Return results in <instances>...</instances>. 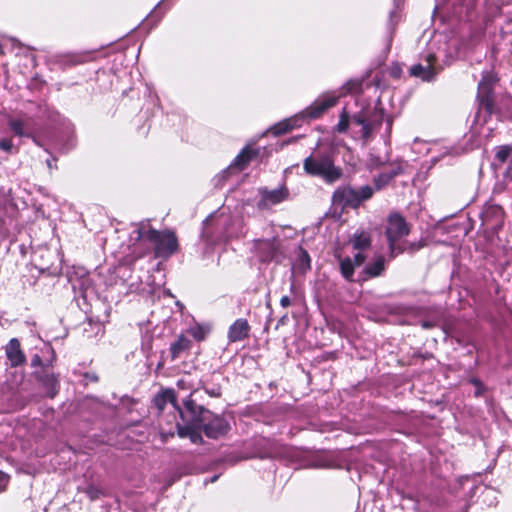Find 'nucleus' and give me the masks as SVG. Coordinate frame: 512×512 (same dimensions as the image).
<instances>
[{
  "label": "nucleus",
  "instance_id": "b1692460",
  "mask_svg": "<svg viewBox=\"0 0 512 512\" xmlns=\"http://www.w3.org/2000/svg\"><path fill=\"white\" fill-rule=\"evenodd\" d=\"M0 150L9 155L17 154L19 152V148L14 145L11 137H4L0 139Z\"/></svg>",
  "mask_w": 512,
  "mask_h": 512
},
{
  "label": "nucleus",
  "instance_id": "e433bc0d",
  "mask_svg": "<svg viewBox=\"0 0 512 512\" xmlns=\"http://www.w3.org/2000/svg\"><path fill=\"white\" fill-rule=\"evenodd\" d=\"M211 219H212V216H210L209 218H207V219L204 221L205 229H207V225H208V223L211 221Z\"/></svg>",
  "mask_w": 512,
  "mask_h": 512
},
{
  "label": "nucleus",
  "instance_id": "a211bd4d",
  "mask_svg": "<svg viewBox=\"0 0 512 512\" xmlns=\"http://www.w3.org/2000/svg\"><path fill=\"white\" fill-rule=\"evenodd\" d=\"M6 355L12 366H18L25 362V356L16 338L11 339L7 344Z\"/></svg>",
  "mask_w": 512,
  "mask_h": 512
},
{
  "label": "nucleus",
  "instance_id": "aec40b11",
  "mask_svg": "<svg viewBox=\"0 0 512 512\" xmlns=\"http://www.w3.org/2000/svg\"><path fill=\"white\" fill-rule=\"evenodd\" d=\"M191 346V341L183 334L179 335L177 340L170 345L172 360L177 359L180 355L187 351Z\"/></svg>",
  "mask_w": 512,
  "mask_h": 512
},
{
  "label": "nucleus",
  "instance_id": "6e6552de",
  "mask_svg": "<svg viewBox=\"0 0 512 512\" xmlns=\"http://www.w3.org/2000/svg\"><path fill=\"white\" fill-rule=\"evenodd\" d=\"M260 199L257 203L259 209H267L274 205L280 204L289 196L288 189L284 186L268 190L267 188L259 189Z\"/></svg>",
  "mask_w": 512,
  "mask_h": 512
},
{
  "label": "nucleus",
  "instance_id": "423d86ee",
  "mask_svg": "<svg viewBox=\"0 0 512 512\" xmlns=\"http://www.w3.org/2000/svg\"><path fill=\"white\" fill-rule=\"evenodd\" d=\"M385 233L392 256L406 250L416 251L422 247L420 243H406L402 241L409 234V227L404 217L399 213L389 215Z\"/></svg>",
  "mask_w": 512,
  "mask_h": 512
},
{
  "label": "nucleus",
  "instance_id": "58836bf2",
  "mask_svg": "<svg viewBox=\"0 0 512 512\" xmlns=\"http://www.w3.org/2000/svg\"><path fill=\"white\" fill-rule=\"evenodd\" d=\"M47 165L51 169L53 167V163L51 160H47Z\"/></svg>",
  "mask_w": 512,
  "mask_h": 512
},
{
  "label": "nucleus",
  "instance_id": "473e14b6",
  "mask_svg": "<svg viewBox=\"0 0 512 512\" xmlns=\"http://www.w3.org/2000/svg\"><path fill=\"white\" fill-rule=\"evenodd\" d=\"M85 378L89 381L96 382L98 380V377L95 374H85Z\"/></svg>",
  "mask_w": 512,
  "mask_h": 512
},
{
  "label": "nucleus",
  "instance_id": "ddd939ff",
  "mask_svg": "<svg viewBox=\"0 0 512 512\" xmlns=\"http://www.w3.org/2000/svg\"><path fill=\"white\" fill-rule=\"evenodd\" d=\"M257 155V150H254L249 146L244 147L241 150V152L234 158L229 167L223 172V174L232 173L234 170H244L245 168H247L252 159L255 158Z\"/></svg>",
  "mask_w": 512,
  "mask_h": 512
},
{
  "label": "nucleus",
  "instance_id": "7ed1b4c3",
  "mask_svg": "<svg viewBox=\"0 0 512 512\" xmlns=\"http://www.w3.org/2000/svg\"><path fill=\"white\" fill-rule=\"evenodd\" d=\"M339 96L335 93H324L319 96L310 106L300 113L275 124L271 131L274 135H281L300 127L304 120H312L321 117L329 108L336 105Z\"/></svg>",
  "mask_w": 512,
  "mask_h": 512
},
{
  "label": "nucleus",
  "instance_id": "a19ab883",
  "mask_svg": "<svg viewBox=\"0 0 512 512\" xmlns=\"http://www.w3.org/2000/svg\"><path fill=\"white\" fill-rule=\"evenodd\" d=\"M211 394H212V395H214V396L219 395V393H218V392H214V391H213V392H211Z\"/></svg>",
  "mask_w": 512,
  "mask_h": 512
},
{
  "label": "nucleus",
  "instance_id": "9d476101",
  "mask_svg": "<svg viewBox=\"0 0 512 512\" xmlns=\"http://www.w3.org/2000/svg\"><path fill=\"white\" fill-rule=\"evenodd\" d=\"M280 239H257L254 241V248L261 261H271L279 251Z\"/></svg>",
  "mask_w": 512,
  "mask_h": 512
},
{
  "label": "nucleus",
  "instance_id": "dca6fc26",
  "mask_svg": "<svg viewBox=\"0 0 512 512\" xmlns=\"http://www.w3.org/2000/svg\"><path fill=\"white\" fill-rule=\"evenodd\" d=\"M365 256L361 252H357L352 260L350 257H346L340 260V270L343 277L347 280H351L354 275V267L363 264Z\"/></svg>",
  "mask_w": 512,
  "mask_h": 512
},
{
  "label": "nucleus",
  "instance_id": "79ce46f5",
  "mask_svg": "<svg viewBox=\"0 0 512 512\" xmlns=\"http://www.w3.org/2000/svg\"><path fill=\"white\" fill-rule=\"evenodd\" d=\"M217 479V476L212 477L211 482H214Z\"/></svg>",
  "mask_w": 512,
  "mask_h": 512
},
{
  "label": "nucleus",
  "instance_id": "20e7f679",
  "mask_svg": "<svg viewBox=\"0 0 512 512\" xmlns=\"http://www.w3.org/2000/svg\"><path fill=\"white\" fill-rule=\"evenodd\" d=\"M136 239L148 241L153 245L155 257L168 258L178 250V239L173 231H158L150 227L149 221L136 225Z\"/></svg>",
  "mask_w": 512,
  "mask_h": 512
},
{
  "label": "nucleus",
  "instance_id": "5701e85b",
  "mask_svg": "<svg viewBox=\"0 0 512 512\" xmlns=\"http://www.w3.org/2000/svg\"><path fill=\"white\" fill-rule=\"evenodd\" d=\"M42 382H43L44 387L47 390V394L50 397H54L56 395L57 389H58L57 377L54 374H50V375L47 374L42 378Z\"/></svg>",
  "mask_w": 512,
  "mask_h": 512
},
{
  "label": "nucleus",
  "instance_id": "bb28decb",
  "mask_svg": "<svg viewBox=\"0 0 512 512\" xmlns=\"http://www.w3.org/2000/svg\"><path fill=\"white\" fill-rule=\"evenodd\" d=\"M85 493L87 494V496L91 499V500H96L98 499L99 497H101L102 495H104L103 491L101 488H98L96 486H88L85 490Z\"/></svg>",
  "mask_w": 512,
  "mask_h": 512
},
{
  "label": "nucleus",
  "instance_id": "4c0bfd02",
  "mask_svg": "<svg viewBox=\"0 0 512 512\" xmlns=\"http://www.w3.org/2000/svg\"><path fill=\"white\" fill-rule=\"evenodd\" d=\"M302 254H303L304 258L306 259V261L309 262L308 253L306 251H303Z\"/></svg>",
  "mask_w": 512,
  "mask_h": 512
},
{
  "label": "nucleus",
  "instance_id": "c85d7f7f",
  "mask_svg": "<svg viewBox=\"0 0 512 512\" xmlns=\"http://www.w3.org/2000/svg\"><path fill=\"white\" fill-rule=\"evenodd\" d=\"M8 481H9V476L0 471V491H3L6 487V485L8 484Z\"/></svg>",
  "mask_w": 512,
  "mask_h": 512
},
{
  "label": "nucleus",
  "instance_id": "1a4fd4ad",
  "mask_svg": "<svg viewBox=\"0 0 512 512\" xmlns=\"http://www.w3.org/2000/svg\"><path fill=\"white\" fill-rule=\"evenodd\" d=\"M332 202L342 209L346 207L358 208L361 205L356 189L351 186H342L336 189L332 195Z\"/></svg>",
  "mask_w": 512,
  "mask_h": 512
},
{
  "label": "nucleus",
  "instance_id": "2eb2a0df",
  "mask_svg": "<svg viewBox=\"0 0 512 512\" xmlns=\"http://www.w3.org/2000/svg\"><path fill=\"white\" fill-rule=\"evenodd\" d=\"M403 173V166L401 163H397L392 166L389 171L382 172L373 178V183L376 190H381L386 187L390 181Z\"/></svg>",
  "mask_w": 512,
  "mask_h": 512
},
{
  "label": "nucleus",
  "instance_id": "c9c22d12",
  "mask_svg": "<svg viewBox=\"0 0 512 512\" xmlns=\"http://www.w3.org/2000/svg\"><path fill=\"white\" fill-rule=\"evenodd\" d=\"M184 404H185V406H186L188 409H190V406L192 405V400H191V399H189V400L185 401V402H184Z\"/></svg>",
  "mask_w": 512,
  "mask_h": 512
},
{
  "label": "nucleus",
  "instance_id": "cd10ccee",
  "mask_svg": "<svg viewBox=\"0 0 512 512\" xmlns=\"http://www.w3.org/2000/svg\"><path fill=\"white\" fill-rule=\"evenodd\" d=\"M188 332L198 341L203 340L205 337V332H204L203 328L200 326L191 327L188 330Z\"/></svg>",
  "mask_w": 512,
  "mask_h": 512
},
{
  "label": "nucleus",
  "instance_id": "9b49d317",
  "mask_svg": "<svg viewBox=\"0 0 512 512\" xmlns=\"http://www.w3.org/2000/svg\"><path fill=\"white\" fill-rule=\"evenodd\" d=\"M202 429L208 438L218 439L229 431L230 425L222 416L215 415L203 423Z\"/></svg>",
  "mask_w": 512,
  "mask_h": 512
},
{
  "label": "nucleus",
  "instance_id": "c756f323",
  "mask_svg": "<svg viewBox=\"0 0 512 512\" xmlns=\"http://www.w3.org/2000/svg\"><path fill=\"white\" fill-rule=\"evenodd\" d=\"M0 193H2V194H3V197H2V198H0V207H3V206H5V204H6L7 202H9V201H10V195H9V193H6V192L4 191V189H1V190H0Z\"/></svg>",
  "mask_w": 512,
  "mask_h": 512
},
{
  "label": "nucleus",
  "instance_id": "f704fd0d",
  "mask_svg": "<svg viewBox=\"0 0 512 512\" xmlns=\"http://www.w3.org/2000/svg\"><path fill=\"white\" fill-rule=\"evenodd\" d=\"M32 365H37V364H40L41 360H40V357L38 355H35L32 360Z\"/></svg>",
  "mask_w": 512,
  "mask_h": 512
},
{
  "label": "nucleus",
  "instance_id": "39448f33",
  "mask_svg": "<svg viewBox=\"0 0 512 512\" xmlns=\"http://www.w3.org/2000/svg\"><path fill=\"white\" fill-rule=\"evenodd\" d=\"M306 174L321 178L327 184H333L343 176L342 168L336 166L333 157L328 153H313L303 161Z\"/></svg>",
  "mask_w": 512,
  "mask_h": 512
},
{
  "label": "nucleus",
  "instance_id": "2f4dec72",
  "mask_svg": "<svg viewBox=\"0 0 512 512\" xmlns=\"http://www.w3.org/2000/svg\"><path fill=\"white\" fill-rule=\"evenodd\" d=\"M280 305L283 307V308H287L291 305V299L289 296H283L280 300Z\"/></svg>",
  "mask_w": 512,
  "mask_h": 512
},
{
  "label": "nucleus",
  "instance_id": "72a5a7b5",
  "mask_svg": "<svg viewBox=\"0 0 512 512\" xmlns=\"http://www.w3.org/2000/svg\"><path fill=\"white\" fill-rule=\"evenodd\" d=\"M402 498H403V499L413 500V501H415V502H416V507L418 506V501L414 498V496H413V495H411V494L404 495V494H403V495H402Z\"/></svg>",
  "mask_w": 512,
  "mask_h": 512
},
{
  "label": "nucleus",
  "instance_id": "7c9ffc66",
  "mask_svg": "<svg viewBox=\"0 0 512 512\" xmlns=\"http://www.w3.org/2000/svg\"><path fill=\"white\" fill-rule=\"evenodd\" d=\"M177 387L180 389H192V386H188V381L184 378L177 381Z\"/></svg>",
  "mask_w": 512,
  "mask_h": 512
},
{
  "label": "nucleus",
  "instance_id": "393cba45",
  "mask_svg": "<svg viewBox=\"0 0 512 512\" xmlns=\"http://www.w3.org/2000/svg\"><path fill=\"white\" fill-rule=\"evenodd\" d=\"M356 192L358 194L360 204H362V202L369 200L373 196L374 188L370 185H364L359 189H356Z\"/></svg>",
  "mask_w": 512,
  "mask_h": 512
},
{
  "label": "nucleus",
  "instance_id": "f8f14e48",
  "mask_svg": "<svg viewBox=\"0 0 512 512\" xmlns=\"http://www.w3.org/2000/svg\"><path fill=\"white\" fill-rule=\"evenodd\" d=\"M9 129L17 137H27L36 142L33 129L30 125V118L26 116H15L7 119Z\"/></svg>",
  "mask_w": 512,
  "mask_h": 512
},
{
  "label": "nucleus",
  "instance_id": "a878e982",
  "mask_svg": "<svg viewBox=\"0 0 512 512\" xmlns=\"http://www.w3.org/2000/svg\"><path fill=\"white\" fill-rule=\"evenodd\" d=\"M501 104L505 107V111L501 112V117L505 119H512V97L505 96L502 98Z\"/></svg>",
  "mask_w": 512,
  "mask_h": 512
},
{
  "label": "nucleus",
  "instance_id": "f3484780",
  "mask_svg": "<svg viewBox=\"0 0 512 512\" xmlns=\"http://www.w3.org/2000/svg\"><path fill=\"white\" fill-rule=\"evenodd\" d=\"M154 405L159 409L163 410L165 406L170 403L173 408L181 413V410L177 404L176 394L173 389H165L158 393L153 399Z\"/></svg>",
  "mask_w": 512,
  "mask_h": 512
},
{
  "label": "nucleus",
  "instance_id": "f257e3e1",
  "mask_svg": "<svg viewBox=\"0 0 512 512\" xmlns=\"http://www.w3.org/2000/svg\"><path fill=\"white\" fill-rule=\"evenodd\" d=\"M495 81L496 79L491 73H485L478 84L477 98L479 101V109L471 127L472 134L477 135L479 138L478 144L481 143L482 138L489 139L492 137L496 129L495 125L489 124L491 115L494 112L492 87Z\"/></svg>",
  "mask_w": 512,
  "mask_h": 512
},
{
  "label": "nucleus",
  "instance_id": "37998d69",
  "mask_svg": "<svg viewBox=\"0 0 512 512\" xmlns=\"http://www.w3.org/2000/svg\"><path fill=\"white\" fill-rule=\"evenodd\" d=\"M503 108H504L503 106H502V107H500V110H501V111H500V113H501V112H504V111H503Z\"/></svg>",
  "mask_w": 512,
  "mask_h": 512
},
{
  "label": "nucleus",
  "instance_id": "0eeeda50",
  "mask_svg": "<svg viewBox=\"0 0 512 512\" xmlns=\"http://www.w3.org/2000/svg\"><path fill=\"white\" fill-rule=\"evenodd\" d=\"M411 76L430 82L439 73L437 58L434 53L428 52L421 58V62L410 67Z\"/></svg>",
  "mask_w": 512,
  "mask_h": 512
},
{
  "label": "nucleus",
  "instance_id": "6ab92c4d",
  "mask_svg": "<svg viewBox=\"0 0 512 512\" xmlns=\"http://www.w3.org/2000/svg\"><path fill=\"white\" fill-rule=\"evenodd\" d=\"M350 243L354 250H358L361 252L370 247L371 245V237L370 234L366 231H358L353 237L350 239Z\"/></svg>",
  "mask_w": 512,
  "mask_h": 512
},
{
  "label": "nucleus",
  "instance_id": "ea45409f",
  "mask_svg": "<svg viewBox=\"0 0 512 512\" xmlns=\"http://www.w3.org/2000/svg\"><path fill=\"white\" fill-rule=\"evenodd\" d=\"M1 55H4V49H3V46L0 44V56Z\"/></svg>",
  "mask_w": 512,
  "mask_h": 512
},
{
  "label": "nucleus",
  "instance_id": "4be33fe9",
  "mask_svg": "<svg viewBox=\"0 0 512 512\" xmlns=\"http://www.w3.org/2000/svg\"><path fill=\"white\" fill-rule=\"evenodd\" d=\"M178 435L182 438H189L193 444H201L203 442L202 436L198 430L191 426H180L177 424Z\"/></svg>",
  "mask_w": 512,
  "mask_h": 512
},
{
  "label": "nucleus",
  "instance_id": "412c9836",
  "mask_svg": "<svg viewBox=\"0 0 512 512\" xmlns=\"http://www.w3.org/2000/svg\"><path fill=\"white\" fill-rule=\"evenodd\" d=\"M385 270V259L383 256H377L372 263L364 268V273L368 278L380 276Z\"/></svg>",
  "mask_w": 512,
  "mask_h": 512
},
{
  "label": "nucleus",
  "instance_id": "f03ea898",
  "mask_svg": "<svg viewBox=\"0 0 512 512\" xmlns=\"http://www.w3.org/2000/svg\"><path fill=\"white\" fill-rule=\"evenodd\" d=\"M382 121L383 112L381 110L359 111L350 116L346 108H343L335 131L338 133L350 131L354 139L367 141L372 133L381 126Z\"/></svg>",
  "mask_w": 512,
  "mask_h": 512
},
{
  "label": "nucleus",
  "instance_id": "4468645a",
  "mask_svg": "<svg viewBox=\"0 0 512 512\" xmlns=\"http://www.w3.org/2000/svg\"><path fill=\"white\" fill-rule=\"evenodd\" d=\"M250 325L246 319H237L228 330V340L230 342L242 341L249 336Z\"/></svg>",
  "mask_w": 512,
  "mask_h": 512
}]
</instances>
